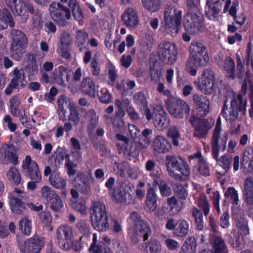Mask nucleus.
<instances>
[{
    "label": "nucleus",
    "mask_w": 253,
    "mask_h": 253,
    "mask_svg": "<svg viewBox=\"0 0 253 253\" xmlns=\"http://www.w3.org/2000/svg\"><path fill=\"white\" fill-rule=\"evenodd\" d=\"M199 0H187L188 8L184 17L185 30L194 34L204 28V18L199 8Z\"/></svg>",
    "instance_id": "1"
},
{
    "label": "nucleus",
    "mask_w": 253,
    "mask_h": 253,
    "mask_svg": "<svg viewBox=\"0 0 253 253\" xmlns=\"http://www.w3.org/2000/svg\"><path fill=\"white\" fill-rule=\"evenodd\" d=\"M167 169L169 175L178 181L188 180L191 171L186 161L180 156L168 155L166 157Z\"/></svg>",
    "instance_id": "2"
},
{
    "label": "nucleus",
    "mask_w": 253,
    "mask_h": 253,
    "mask_svg": "<svg viewBox=\"0 0 253 253\" xmlns=\"http://www.w3.org/2000/svg\"><path fill=\"white\" fill-rule=\"evenodd\" d=\"M182 11L171 5L167 6L164 11L165 32L172 37L175 36L181 26Z\"/></svg>",
    "instance_id": "3"
},
{
    "label": "nucleus",
    "mask_w": 253,
    "mask_h": 253,
    "mask_svg": "<svg viewBox=\"0 0 253 253\" xmlns=\"http://www.w3.org/2000/svg\"><path fill=\"white\" fill-rule=\"evenodd\" d=\"M91 215L92 225L95 230L105 232L109 229L106 207L103 203L99 201L93 202Z\"/></svg>",
    "instance_id": "4"
},
{
    "label": "nucleus",
    "mask_w": 253,
    "mask_h": 253,
    "mask_svg": "<svg viewBox=\"0 0 253 253\" xmlns=\"http://www.w3.org/2000/svg\"><path fill=\"white\" fill-rule=\"evenodd\" d=\"M226 99L224 103L222 109V114L225 120L229 122H235L238 117L239 112L243 110V114H245L247 101L244 100L242 94H239L233 96L230 101V106L228 107Z\"/></svg>",
    "instance_id": "5"
},
{
    "label": "nucleus",
    "mask_w": 253,
    "mask_h": 253,
    "mask_svg": "<svg viewBox=\"0 0 253 253\" xmlns=\"http://www.w3.org/2000/svg\"><path fill=\"white\" fill-rule=\"evenodd\" d=\"M221 123L220 119L218 118L216 121L211 142L212 155L214 159H217L219 152H223L226 148L228 133L224 132L221 135Z\"/></svg>",
    "instance_id": "6"
},
{
    "label": "nucleus",
    "mask_w": 253,
    "mask_h": 253,
    "mask_svg": "<svg viewBox=\"0 0 253 253\" xmlns=\"http://www.w3.org/2000/svg\"><path fill=\"white\" fill-rule=\"evenodd\" d=\"M166 104L168 112L175 119H181L190 115V106L180 98L170 97L166 100Z\"/></svg>",
    "instance_id": "7"
},
{
    "label": "nucleus",
    "mask_w": 253,
    "mask_h": 253,
    "mask_svg": "<svg viewBox=\"0 0 253 253\" xmlns=\"http://www.w3.org/2000/svg\"><path fill=\"white\" fill-rule=\"evenodd\" d=\"M143 114L148 121L153 120L154 126L159 130H163L169 125L170 121L167 118V114L161 105H156L153 112L149 108H147Z\"/></svg>",
    "instance_id": "8"
},
{
    "label": "nucleus",
    "mask_w": 253,
    "mask_h": 253,
    "mask_svg": "<svg viewBox=\"0 0 253 253\" xmlns=\"http://www.w3.org/2000/svg\"><path fill=\"white\" fill-rule=\"evenodd\" d=\"M7 6L15 15L21 17L22 22H26L28 18V12L34 14L35 10L32 3L30 0H5Z\"/></svg>",
    "instance_id": "9"
},
{
    "label": "nucleus",
    "mask_w": 253,
    "mask_h": 253,
    "mask_svg": "<svg viewBox=\"0 0 253 253\" xmlns=\"http://www.w3.org/2000/svg\"><path fill=\"white\" fill-rule=\"evenodd\" d=\"M16 242L22 253H40L44 246L43 241L39 237L30 238L23 242L22 236L17 235Z\"/></svg>",
    "instance_id": "10"
},
{
    "label": "nucleus",
    "mask_w": 253,
    "mask_h": 253,
    "mask_svg": "<svg viewBox=\"0 0 253 253\" xmlns=\"http://www.w3.org/2000/svg\"><path fill=\"white\" fill-rule=\"evenodd\" d=\"M22 167L26 170L27 175L33 180L28 182L27 188L31 190L35 189L36 183H39L41 180V175L37 163L35 161H32L31 157L27 155L23 162Z\"/></svg>",
    "instance_id": "11"
},
{
    "label": "nucleus",
    "mask_w": 253,
    "mask_h": 253,
    "mask_svg": "<svg viewBox=\"0 0 253 253\" xmlns=\"http://www.w3.org/2000/svg\"><path fill=\"white\" fill-rule=\"evenodd\" d=\"M177 53L176 46L173 42L163 41L158 46V54L160 59L166 64H173L176 61Z\"/></svg>",
    "instance_id": "12"
},
{
    "label": "nucleus",
    "mask_w": 253,
    "mask_h": 253,
    "mask_svg": "<svg viewBox=\"0 0 253 253\" xmlns=\"http://www.w3.org/2000/svg\"><path fill=\"white\" fill-rule=\"evenodd\" d=\"M42 198L46 202L47 205L54 212L59 211L64 207V204L60 196L56 191L47 186L41 188Z\"/></svg>",
    "instance_id": "13"
},
{
    "label": "nucleus",
    "mask_w": 253,
    "mask_h": 253,
    "mask_svg": "<svg viewBox=\"0 0 253 253\" xmlns=\"http://www.w3.org/2000/svg\"><path fill=\"white\" fill-rule=\"evenodd\" d=\"M56 237L59 246L62 250L69 251L73 247V233L70 226L61 225L57 229Z\"/></svg>",
    "instance_id": "14"
},
{
    "label": "nucleus",
    "mask_w": 253,
    "mask_h": 253,
    "mask_svg": "<svg viewBox=\"0 0 253 253\" xmlns=\"http://www.w3.org/2000/svg\"><path fill=\"white\" fill-rule=\"evenodd\" d=\"M49 10L52 19L61 26H65L67 23L66 20L71 18L70 9L60 3L52 2Z\"/></svg>",
    "instance_id": "15"
},
{
    "label": "nucleus",
    "mask_w": 253,
    "mask_h": 253,
    "mask_svg": "<svg viewBox=\"0 0 253 253\" xmlns=\"http://www.w3.org/2000/svg\"><path fill=\"white\" fill-rule=\"evenodd\" d=\"M26 198V194L18 188L8 195L9 205L11 211L14 214H20L25 209V205L23 201Z\"/></svg>",
    "instance_id": "16"
},
{
    "label": "nucleus",
    "mask_w": 253,
    "mask_h": 253,
    "mask_svg": "<svg viewBox=\"0 0 253 253\" xmlns=\"http://www.w3.org/2000/svg\"><path fill=\"white\" fill-rule=\"evenodd\" d=\"M10 112L15 117L19 118L21 123L27 127V120L25 114V110L21 107V99L18 96H14L9 100Z\"/></svg>",
    "instance_id": "17"
},
{
    "label": "nucleus",
    "mask_w": 253,
    "mask_h": 253,
    "mask_svg": "<svg viewBox=\"0 0 253 253\" xmlns=\"http://www.w3.org/2000/svg\"><path fill=\"white\" fill-rule=\"evenodd\" d=\"M188 158L191 163L197 164L195 166L200 174L204 176H208L210 175V169L206 159L203 157L202 153L198 151L195 154L189 155Z\"/></svg>",
    "instance_id": "18"
},
{
    "label": "nucleus",
    "mask_w": 253,
    "mask_h": 253,
    "mask_svg": "<svg viewBox=\"0 0 253 253\" xmlns=\"http://www.w3.org/2000/svg\"><path fill=\"white\" fill-rule=\"evenodd\" d=\"M189 121L195 130L194 136L203 138L207 134L210 129V126L207 120L192 116Z\"/></svg>",
    "instance_id": "19"
},
{
    "label": "nucleus",
    "mask_w": 253,
    "mask_h": 253,
    "mask_svg": "<svg viewBox=\"0 0 253 253\" xmlns=\"http://www.w3.org/2000/svg\"><path fill=\"white\" fill-rule=\"evenodd\" d=\"M203 79L200 85V89L205 94H210L213 92L214 74L209 69L203 71Z\"/></svg>",
    "instance_id": "20"
},
{
    "label": "nucleus",
    "mask_w": 253,
    "mask_h": 253,
    "mask_svg": "<svg viewBox=\"0 0 253 253\" xmlns=\"http://www.w3.org/2000/svg\"><path fill=\"white\" fill-rule=\"evenodd\" d=\"M210 242L213 251L204 249L199 253H228L227 246L221 237L218 236H211Z\"/></svg>",
    "instance_id": "21"
},
{
    "label": "nucleus",
    "mask_w": 253,
    "mask_h": 253,
    "mask_svg": "<svg viewBox=\"0 0 253 253\" xmlns=\"http://www.w3.org/2000/svg\"><path fill=\"white\" fill-rule=\"evenodd\" d=\"M122 20L125 26L129 28L135 29L139 24V18L137 11L131 7L127 8L123 12Z\"/></svg>",
    "instance_id": "22"
},
{
    "label": "nucleus",
    "mask_w": 253,
    "mask_h": 253,
    "mask_svg": "<svg viewBox=\"0 0 253 253\" xmlns=\"http://www.w3.org/2000/svg\"><path fill=\"white\" fill-rule=\"evenodd\" d=\"M193 100L197 107V115L202 117L206 116L210 110L209 99L204 95L195 94L193 96Z\"/></svg>",
    "instance_id": "23"
},
{
    "label": "nucleus",
    "mask_w": 253,
    "mask_h": 253,
    "mask_svg": "<svg viewBox=\"0 0 253 253\" xmlns=\"http://www.w3.org/2000/svg\"><path fill=\"white\" fill-rule=\"evenodd\" d=\"M0 154L6 163H10L14 165L18 163V156L15 154V147L12 144H2L0 149Z\"/></svg>",
    "instance_id": "24"
},
{
    "label": "nucleus",
    "mask_w": 253,
    "mask_h": 253,
    "mask_svg": "<svg viewBox=\"0 0 253 253\" xmlns=\"http://www.w3.org/2000/svg\"><path fill=\"white\" fill-rule=\"evenodd\" d=\"M208 62L206 61V58L201 59L189 55L185 64V70L190 75L195 76L198 68L206 65Z\"/></svg>",
    "instance_id": "25"
},
{
    "label": "nucleus",
    "mask_w": 253,
    "mask_h": 253,
    "mask_svg": "<svg viewBox=\"0 0 253 253\" xmlns=\"http://www.w3.org/2000/svg\"><path fill=\"white\" fill-rule=\"evenodd\" d=\"M221 7V3L219 0H207L205 14L209 19L215 21Z\"/></svg>",
    "instance_id": "26"
},
{
    "label": "nucleus",
    "mask_w": 253,
    "mask_h": 253,
    "mask_svg": "<svg viewBox=\"0 0 253 253\" xmlns=\"http://www.w3.org/2000/svg\"><path fill=\"white\" fill-rule=\"evenodd\" d=\"M152 148L157 153H166L171 149V145L169 141L164 136L158 135L154 139Z\"/></svg>",
    "instance_id": "27"
},
{
    "label": "nucleus",
    "mask_w": 253,
    "mask_h": 253,
    "mask_svg": "<svg viewBox=\"0 0 253 253\" xmlns=\"http://www.w3.org/2000/svg\"><path fill=\"white\" fill-rule=\"evenodd\" d=\"M10 75L12 76L10 82L12 85L17 87V89L22 88L25 86L27 82L23 69L15 67Z\"/></svg>",
    "instance_id": "28"
},
{
    "label": "nucleus",
    "mask_w": 253,
    "mask_h": 253,
    "mask_svg": "<svg viewBox=\"0 0 253 253\" xmlns=\"http://www.w3.org/2000/svg\"><path fill=\"white\" fill-rule=\"evenodd\" d=\"M75 187L82 193L88 194L91 190L89 178L84 174L80 173L75 178Z\"/></svg>",
    "instance_id": "29"
},
{
    "label": "nucleus",
    "mask_w": 253,
    "mask_h": 253,
    "mask_svg": "<svg viewBox=\"0 0 253 253\" xmlns=\"http://www.w3.org/2000/svg\"><path fill=\"white\" fill-rule=\"evenodd\" d=\"M189 53L191 55L202 59L206 58L209 61V56L206 47L201 42L192 41L189 46Z\"/></svg>",
    "instance_id": "30"
},
{
    "label": "nucleus",
    "mask_w": 253,
    "mask_h": 253,
    "mask_svg": "<svg viewBox=\"0 0 253 253\" xmlns=\"http://www.w3.org/2000/svg\"><path fill=\"white\" fill-rule=\"evenodd\" d=\"M243 197L248 205H253V179L252 177H248L245 180Z\"/></svg>",
    "instance_id": "31"
},
{
    "label": "nucleus",
    "mask_w": 253,
    "mask_h": 253,
    "mask_svg": "<svg viewBox=\"0 0 253 253\" xmlns=\"http://www.w3.org/2000/svg\"><path fill=\"white\" fill-rule=\"evenodd\" d=\"M223 70L227 77L232 80L236 78L235 64L231 57H227L222 62Z\"/></svg>",
    "instance_id": "32"
},
{
    "label": "nucleus",
    "mask_w": 253,
    "mask_h": 253,
    "mask_svg": "<svg viewBox=\"0 0 253 253\" xmlns=\"http://www.w3.org/2000/svg\"><path fill=\"white\" fill-rule=\"evenodd\" d=\"M146 208L150 211H156L157 207V195L155 190L150 187L146 194Z\"/></svg>",
    "instance_id": "33"
},
{
    "label": "nucleus",
    "mask_w": 253,
    "mask_h": 253,
    "mask_svg": "<svg viewBox=\"0 0 253 253\" xmlns=\"http://www.w3.org/2000/svg\"><path fill=\"white\" fill-rule=\"evenodd\" d=\"M0 30L6 29L7 25L11 28L14 26V22L11 13L7 10L3 9L2 11L0 9Z\"/></svg>",
    "instance_id": "34"
},
{
    "label": "nucleus",
    "mask_w": 253,
    "mask_h": 253,
    "mask_svg": "<svg viewBox=\"0 0 253 253\" xmlns=\"http://www.w3.org/2000/svg\"><path fill=\"white\" fill-rule=\"evenodd\" d=\"M11 42L10 43L27 44L28 40L26 35L22 31L12 29L10 32Z\"/></svg>",
    "instance_id": "35"
},
{
    "label": "nucleus",
    "mask_w": 253,
    "mask_h": 253,
    "mask_svg": "<svg viewBox=\"0 0 253 253\" xmlns=\"http://www.w3.org/2000/svg\"><path fill=\"white\" fill-rule=\"evenodd\" d=\"M27 45L10 43L9 51L11 57L16 61H19L25 52Z\"/></svg>",
    "instance_id": "36"
},
{
    "label": "nucleus",
    "mask_w": 253,
    "mask_h": 253,
    "mask_svg": "<svg viewBox=\"0 0 253 253\" xmlns=\"http://www.w3.org/2000/svg\"><path fill=\"white\" fill-rule=\"evenodd\" d=\"M190 213L194 219L196 230H203L204 227V222L202 211L195 207H193L190 210Z\"/></svg>",
    "instance_id": "37"
},
{
    "label": "nucleus",
    "mask_w": 253,
    "mask_h": 253,
    "mask_svg": "<svg viewBox=\"0 0 253 253\" xmlns=\"http://www.w3.org/2000/svg\"><path fill=\"white\" fill-rule=\"evenodd\" d=\"M49 181L51 185L56 189H64L66 187V180L60 177L58 172L53 171L49 178Z\"/></svg>",
    "instance_id": "38"
},
{
    "label": "nucleus",
    "mask_w": 253,
    "mask_h": 253,
    "mask_svg": "<svg viewBox=\"0 0 253 253\" xmlns=\"http://www.w3.org/2000/svg\"><path fill=\"white\" fill-rule=\"evenodd\" d=\"M177 227L174 230L173 234L179 237H185L188 233L189 224L185 219H179L177 223Z\"/></svg>",
    "instance_id": "39"
},
{
    "label": "nucleus",
    "mask_w": 253,
    "mask_h": 253,
    "mask_svg": "<svg viewBox=\"0 0 253 253\" xmlns=\"http://www.w3.org/2000/svg\"><path fill=\"white\" fill-rule=\"evenodd\" d=\"M234 237H232L231 235H228L229 237L228 239V244L231 247L237 251L242 250L244 248L245 243L244 238L242 236L234 234L233 231L232 232Z\"/></svg>",
    "instance_id": "40"
},
{
    "label": "nucleus",
    "mask_w": 253,
    "mask_h": 253,
    "mask_svg": "<svg viewBox=\"0 0 253 253\" xmlns=\"http://www.w3.org/2000/svg\"><path fill=\"white\" fill-rule=\"evenodd\" d=\"M81 87L84 92L87 94L91 97H94L95 92V85L90 78L86 77L84 78L81 85Z\"/></svg>",
    "instance_id": "41"
},
{
    "label": "nucleus",
    "mask_w": 253,
    "mask_h": 253,
    "mask_svg": "<svg viewBox=\"0 0 253 253\" xmlns=\"http://www.w3.org/2000/svg\"><path fill=\"white\" fill-rule=\"evenodd\" d=\"M7 179L13 185H18L21 182V176L18 169L15 167H11L6 172Z\"/></svg>",
    "instance_id": "42"
},
{
    "label": "nucleus",
    "mask_w": 253,
    "mask_h": 253,
    "mask_svg": "<svg viewBox=\"0 0 253 253\" xmlns=\"http://www.w3.org/2000/svg\"><path fill=\"white\" fill-rule=\"evenodd\" d=\"M81 112L84 113L88 119V128L89 130L94 129L98 123V117L96 116L95 111L93 109H90L86 112L84 109H80Z\"/></svg>",
    "instance_id": "43"
},
{
    "label": "nucleus",
    "mask_w": 253,
    "mask_h": 253,
    "mask_svg": "<svg viewBox=\"0 0 253 253\" xmlns=\"http://www.w3.org/2000/svg\"><path fill=\"white\" fill-rule=\"evenodd\" d=\"M195 203L198 207L203 211L205 216H207L210 211V204L207 200V196L202 193L198 197Z\"/></svg>",
    "instance_id": "44"
},
{
    "label": "nucleus",
    "mask_w": 253,
    "mask_h": 253,
    "mask_svg": "<svg viewBox=\"0 0 253 253\" xmlns=\"http://www.w3.org/2000/svg\"><path fill=\"white\" fill-rule=\"evenodd\" d=\"M133 229L143 238L144 241L148 239V237L151 233V230L148 223L144 220L143 221V223H140L135 225Z\"/></svg>",
    "instance_id": "45"
},
{
    "label": "nucleus",
    "mask_w": 253,
    "mask_h": 253,
    "mask_svg": "<svg viewBox=\"0 0 253 253\" xmlns=\"http://www.w3.org/2000/svg\"><path fill=\"white\" fill-rule=\"evenodd\" d=\"M68 98L64 95H61L58 96L57 104V110L59 112V120L63 122H65L66 119V110L65 106L67 103Z\"/></svg>",
    "instance_id": "46"
},
{
    "label": "nucleus",
    "mask_w": 253,
    "mask_h": 253,
    "mask_svg": "<svg viewBox=\"0 0 253 253\" xmlns=\"http://www.w3.org/2000/svg\"><path fill=\"white\" fill-rule=\"evenodd\" d=\"M197 247L196 240L194 237L186 239L181 248L180 253H195Z\"/></svg>",
    "instance_id": "47"
},
{
    "label": "nucleus",
    "mask_w": 253,
    "mask_h": 253,
    "mask_svg": "<svg viewBox=\"0 0 253 253\" xmlns=\"http://www.w3.org/2000/svg\"><path fill=\"white\" fill-rule=\"evenodd\" d=\"M125 156L136 157L139 154L137 144L134 140L131 141L128 145L121 151Z\"/></svg>",
    "instance_id": "48"
},
{
    "label": "nucleus",
    "mask_w": 253,
    "mask_h": 253,
    "mask_svg": "<svg viewBox=\"0 0 253 253\" xmlns=\"http://www.w3.org/2000/svg\"><path fill=\"white\" fill-rule=\"evenodd\" d=\"M167 203L169 206V212L171 215L177 214L181 210L178 201L175 197L168 198Z\"/></svg>",
    "instance_id": "49"
},
{
    "label": "nucleus",
    "mask_w": 253,
    "mask_h": 253,
    "mask_svg": "<svg viewBox=\"0 0 253 253\" xmlns=\"http://www.w3.org/2000/svg\"><path fill=\"white\" fill-rule=\"evenodd\" d=\"M69 6L72 9L73 15L75 19L79 21L82 20L84 16L82 12L81 8L76 0H70Z\"/></svg>",
    "instance_id": "50"
},
{
    "label": "nucleus",
    "mask_w": 253,
    "mask_h": 253,
    "mask_svg": "<svg viewBox=\"0 0 253 253\" xmlns=\"http://www.w3.org/2000/svg\"><path fill=\"white\" fill-rule=\"evenodd\" d=\"M70 141L72 146L71 150L72 156H73L78 161H81L82 157L80 153L81 147L79 140L75 137H72Z\"/></svg>",
    "instance_id": "51"
},
{
    "label": "nucleus",
    "mask_w": 253,
    "mask_h": 253,
    "mask_svg": "<svg viewBox=\"0 0 253 253\" xmlns=\"http://www.w3.org/2000/svg\"><path fill=\"white\" fill-rule=\"evenodd\" d=\"M133 99L134 102L136 105L140 107L143 108V113L146 111L147 108H149L148 107L147 99L143 92L140 91L136 92L133 96ZM140 110H141V108H140Z\"/></svg>",
    "instance_id": "52"
},
{
    "label": "nucleus",
    "mask_w": 253,
    "mask_h": 253,
    "mask_svg": "<svg viewBox=\"0 0 253 253\" xmlns=\"http://www.w3.org/2000/svg\"><path fill=\"white\" fill-rule=\"evenodd\" d=\"M152 133V130L145 128L141 132V135L139 137V144L141 148L144 149L148 147L151 141L148 136Z\"/></svg>",
    "instance_id": "53"
},
{
    "label": "nucleus",
    "mask_w": 253,
    "mask_h": 253,
    "mask_svg": "<svg viewBox=\"0 0 253 253\" xmlns=\"http://www.w3.org/2000/svg\"><path fill=\"white\" fill-rule=\"evenodd\" d=\"M104 248L102 246V243L98 242L96 233L93 234L92 242L88 249L90 253H102Z\"/></svg>",
    "instance_id": "54"
},
{
    "label": "nucleus",
    "mask_w": 253,
    "mask_h": 253,
    "mask_svg": "<svg viewBox=\"0 0 253 253\" xmlns=\"http://www.w3.org/2000/svg\"><path fill=\"white\" fill-rule=\"evenodd\" d=\"M19 227L23 233L29 235L32 230L31 221L27 217H24L20 220Z\"/></svg>",
    "instance_id": "55"
},
{
    "label": "nucleus",
    "mask_w": 253,
    "mask_h": 253,
    "mask_svg": "<svg viewBox=\"0 0 253 253\" xmlns=\"http://www.w3.org/2000/svg\"><path fill=\"white\" fill-rule=\"evenodd\" d=\"M144 7L148 10L155 12L160 7V0H141Z\"/></svg>",
    "instance_id": "56"
},
{
    "label": "nucleus",
    "mask_w": 253,
    "mask_h": 253,
    "mask_svg": "<svg viewBox=\"0 0 253 253\" xmlns=\"http://www.w3.org/2000/svg\"><path fill=\"white\" fill-rule=\"evenodd\" d=\"M168 136L171 139L172 144L174 146H178V140L180 138V135L177 127L175 126L170 127L168 130Z\"/></svg>",
    "instance_id": "57"
},
{
    "label": "nucleus",
    "mask_w": 253,
    "mask_h": 253,
    "mask_svg": "<svg viewBox=\"0 0 253 253\" xmlns=\"http://www.w3.org/2000/svg\"><path fill=\"white\" fill-rule=\"evenodd\" d=\"M175 196L179 199L181 202L186 200L188 196V192L182 184H177L174 189Z\"/></svg>",
    "instance_id": "58"
},
{
    "label": "nucleus",
    "mask_w": 253,
    "mask_h": 253,
    "mask_svg": "<svg viewBox=\"0 0 253 253\" xmlns=\"http://www.w3.org/2000/svg\"><path fill=\"white\" fill-rule=\"evenodd\" d=\"M218 163L219 165L223 169L224 171L227 172L230 169L232 159L227 155H223L220 159L218 157L215 159Z\"/></svg>",
    "instance_id": "59"
},
{
    "label": "nucleus",
    "mask_w": 253,
    "mask_h": 253,
    "mask_svg": "<svg viewBox=\"0 0 253 253\" xmlns=\"http://www.w3.org/2000/svg\"><path fill=\"white\" fill-rule=\"evenodd\" d=\"M116 138L118 141V142L117 143L118 149L120 151H122L126 147L131 141L127 136L121 133L116 134Z\"/></svg>",
    "instance_id": "60"
},
{
    "label": "nucleus",
    "mask_w": 253,
    "mask_h": 253,
    "mask_svg": "<svg viewBox=\"0 0 253 253\" xmlns=\"http://www.w3.org/2000/svg\"><path fill=\"white\" fill-rule=\"evenodd\" d=\"M72 207L82 214L85 213L86 211V203L83 199H79L73 201L72 203Z\"/></svg>",
    "instance_id": "61"
},
{
    "label": "nucleus",
    "mask_w": 253,
    "mask_h": 253,
    "mask_svg": "<svg viewBox=\"0 0 253 253\" xmlns=\"http://www.w3.org/2000/svg\"><path fill=\"white\" fill-rule=\"evenodd\" d=\"M72 41L70 37V35L67 33L64 32L60 36L59 46L60 50H63L67 47L72 43Z\"/></svg>",
    "instance_id": "62"
},
{
    "label": "nucleus",
    "mask_w": 253,
    "mask_h": 253,
    "mask_svg": "<svg viewBox=\"0 0 253 253\" xmlns=\"http://www.w3.org/2000/svg\"><path fill=\"white\" fill-rule=\"evenodd\" d=\"M106 68L108 71V75L110 80L109 83L110 84L114 85L117 76L116 68L114 65L109 62L106 65Z\"/></svg>",
    "instance_id": "63"
},
{
    "label": "nucleus",
    "mask_w": 253,
    "mask_h": 253,
    "mask_svg": "<svg viewBox=\"0 0 253 253\" xmlns=\"http://www.w3.org/2000/svg\"><path fill=\"white\" fill-rule=\"evenodd\" d=\"M147 252L149 253H160L161 251V245L156 240H151L148 243Z\"/></svg>",
    "instance_id": "64"
}]
</instances>
